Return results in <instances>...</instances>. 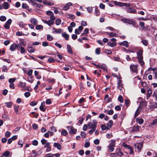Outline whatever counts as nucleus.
Returning <instances> with one entry per match:
<instances>
[{"instance_id":"1","label":"nucleus","mask_w":157,"mask_h":157,"mask_svg":"<svg viewBox=\"0 0 157 157\" xmlns=\"http://www.w3.org/2000/svg\"><path fill=\"white\" fill-rule=\"evenodd\" d=\"M92 124H91L90 122H89L87 124V127L89 129H91L89 131V133L90 134H92L96 130L97 128V122L96 120H93L92 121Z\"/></svg>"},{"instance_id":"2","label":"nucleus","mask_w":157,"mask_h":157,"mask_svg":"<svg viewBox=\"0 0 157 157\" xmlns=\"http://www.w3.org/2000/svg\"><path fill=\"white\" fill-rule=\"evenodd\" d=\"M121 20L125 23H128L129 24L132 25L134 27H136V24L132 19H129L126 18L122 19Z\"/></svg>"},{"instance_id":"3","label":"nucleus","mask_w":157,"mask_h":157,"mask_svg":"<svg viewBox=\"0 0 157 157\" xmlns=\"http://www.w3.org/2000/svg\"><path fill=\"white\" fill-rule=\"evenodd\" d=\"M116 152L115 153H111L110 156L111 157H121L123 154V152L120 150H119L117 151H116Z\"/></svg>"},{"instance_id":"4","label":"nucleus","mask_w":157,"mask_h":157,"mask_svg":"<svg viewBox=\"0 0 157 157\" xmlns=\"http://www.w3.org/2000/svg\"><path fill=\"white\" fill-rule=\"evenodd\" d=\"M115 140H112L108 147V148L111 152H113L114 150V147H115Z\"/></svg>"},{"instance_id":"5","label":"nucleus","mask_w":157,"mask_h":157,"mask_svg":"<svg viewBox=\"0 0 157 157\" xmlns=\"http://www.w3.org/2000/svg\"><path fill=\"white\" fill-rule=\"evenodd\" d=\"M136 151L140 152L143 147V143H137L134 145Z\"/></svg>"},{"instance_id":"6","label":"nucleus","mask_w":157,"mask_h":157,"mask_svg":"<svg viewBox=\"0 0 157 157\" xmlns=\"http://www.w3.org/2000/svg\"><path fill=\"white\" fill-rule=\"evenodd\" d=\"M114 4L117 6H125L126 7H128L130 6V4L129 3L117 2V1H115L114 2Z\"/></svg>"},{"instance_id":"7","label":"nucleus","mask_w":157,"mask_h":157,"mask_svg":"<svg viewBox=\"0 0 157 157\" xmlns=\"http://www.w3.org/2000/svg\"><path fill=\"white\" fill-rule=\"evenodd\" d=\"M67 128L68 130L69 133L71 134H75L77 131L76 129H75L74 128L71 126H67Z\"/></svg>"},{"instance_id":"8","label":"nucleus","mask_w":157,"mask_h":157,"mask_svg":"<svg viewBox=\"0 0 157 157\" xmlns=\"http://www.w3.org/2000/svg\"><path fill=\"white\" fill-rule=\"evenodd\" d=\"M20 48V45L19 44H13L10 47V49L12 51H14L16 48L18 50Z\"/></svg>"},{"instance_id":"9","label":"nucleus","mask_w":157,"mask_h":157,"mask_svg":"<svg viewBox=\"0 0 157 157\" xmlns=\"http://www.w3.org/2000/svg\"><path fill=\"white\" fill-rule=\"evenodd\" d=\"M117 88L121 91L122 90L123 88V84H122V80L120 79H119L118 80Z\"/></svg>"},{"instance_id":"10","label":"nucleus","mask_w":157,"mask_h":157,"mask_svg":"<svg viewBox=\"0 0 157 157\" xmlns=\"http://www.w3.org/2000/svg\"><path fill=\"white\" fill-rule=\"evenodd\" d=\"M137 65H132L130 66L131 70L133 72L137 73Z\"/></svg>"},{"instance_id":"11","label":"nucleus","mask_w":157,"mask_h":157,"mask_svg":"<svg viewBox=\"0 0 157 157\" xmlns=\"http://www.w3.org/2000/svg\"><path fill=\"white\" fill-rule=\"evenodd\" d=\"M17 138V136L14 135L12 137L8 139L7 140V144H10L13 140H16Z\"/></svg>"},{"instance_id":"12","label":"nucleus","mask_w":157,"mask_h":157,"mask_svg":"<svg viewBox=\"0 0 157 157\" xmlns=\"http://www.w3.org/2000/svg\"><path fill=\"white\" fill-rule=\"evenodd\" d=\"M72 4L71 3L69 2L66 4L65 6L63 8V10H64L66 11L68 10L70 8V6H72Z\"/></svg>"},{"instance_id":"13","label":"nucleus","mask_w":157,"mask_h":157,"mask_svg":"<svg viewBox=\"0 0 157 157\" xmlns=\"http://www.w3.org/2000/svg\"><path fill=\"white\" fill-rule=\"evenodd\" d=\"M106 33L107 35H108L109 37H116L117 36V35L116 33H114L112 32H106Z\"/></svg>"},{"instance_id":"14","label":"nucleus","mask_w":157,"mask_h":157,"mask_svg":"<svg viewBox=\"0 0 157 157\" xmlns=\"http://www.w3.org/2000/svg\"><path fill=\"white\" fill-rule=\"evenodd\" d=\"M43 3L44 4L48 6H51L54 5V4L53 2L49 1L48 0L43 1Z\"/></svg>"},{"instance_id":"15","label":"nucleus","mask_w":157,"mask_h":157,"mask_svg":"<svg viewBox=\"0 0 157 157\" xmlns=\"http://www.w3.org/2000/svg\"><path fill=\"white\" fill-rule=\"evenodd\" d=\"M127 12L128 13H135L136 11L135 9L132 8L131 7H129L128 8L127 10Z\"/></svg>"},{"instance_id":"16","label":"nucleus","mask_w":157,"mask_h":157,"mask_svg":"<svg viewBox=\"0 0 157 157\" xmlns=\"http://www.w3.org/2000/svg\"><path fill=\"white\" fill-rule=\"evenodd\" d=\"M141 128L139 126H134L133 127L132 131V132H138L139 131L140 128Z\"/></svg>"},{"instance_id":"17","label":"nucleus","mask_w":157,"mask_h":157,"mask_svg":"<svg viewBox=\"0 0 157 157\" xmlns=\"http://www.w3.org/2000/svg\"><path fill=\"white\" fill-rule=\"evenodd\" d=\"M113 124V121L112 120L109 121V122L106 124L107 130H108L110 128Z\"/></svg>"},{"instance_id":"18","label":"nucleus","mask_w":157,"mask_h":157,"mask_svg":"<svg viewBox=\"0 0 157 157\" xmlns=\"http://www.w3.org/2000/svg\"><path fill=\"white\" fill-rule=\"evenodd\" d=\"M45 106V102H43L41 103V105L40 107V109L42 111L44 112L45 111V108H44Z\"/></svg>"},{"instance_id":"19","label":"nucleus","mask_w":157,"mask_h":157,"mask_svg":"<svg viewBox=\"0 0 157 157\" xmlns=\"http://www.w3.org/2000/svg\"><path fill=\"white\" fill-rule=\"evenodd\" d=\"M31 1L32 3H33L34 5H36V6L38 7L39 8H42L43 7V6L42 5L40 4H37L36 3V2H35V1L34 0H31Z\"/></svg>"},{"instance_id":"20","label":"nucleus","mask_w":157,"mask_h":157,"mask_svg":"<svg viewBox=\"0 0 157 157\" xmlns=\"http://www.w3.org/2000/svg\"><path fill=\"white\" fill-rule=\"evenodd\" d=\"M3 8L5 9H7L10 7L9 4L6 2H5L3 4Z\"/></svg>"},{"instance_id":"21","label":"nucleus","mask_w":157,"mask_h":157,"mask_svg":"<svg viewBox=\"0 0 157 157\" xmlns=\"http://www.w3.org/2000/svg\"><path fill=\"white\" fill-rule=\"evenodd\" d=\"M30 22L31 23L34 25H36L38 23L37 20L36 18H32L31 19Z\"/></svg>"},{"instance_id":"22","label":"nucleus","mask_w":157,"mask_h":157,"mask_svg":"<svg viewBox=\"0 0 157 157\" xmlns=\"http://www.w3.org/2000/svg\"><path fill=\"white\" fill-rule=\"evenodd\" d=\"M53 146L56 147L58 149L60 150L61 148V145L57 143H54L53 144Z\"/></svg>"},{"instance_id":"23","label":"nucleus","mask_w":157,"mask_h":157,"mask_svg":"<svg viewBox=\"0 0 157 157\" xmlns=\"http://www.w3.org/2000/svg\"><path fill=\"white\" fill-rule=\"evenodd\" d=\"M101 68L104 71H107V68L105 64H103L101 65L100 64V68Z\"/></svg>"},{"instance_id":"24","label":"nucleus","mask_w":157,"mask_h":157,"mask_svg":"<svg viewBox=\"0 0 157 157\" xmlns=\"http://www.w3.org/2000/svg\"><path fill=\"white\" fill-rule=\"evenodd\" d=\"M119 45H123L125 46L126 47H128V42L127 41H124L119 43Z\"/></svg>"},{"instance_id":"25","label":"nucleus","mask_w":157,"mask_h":157,"mask_svg":"<svg viewBox=\"0 0 157 157\" xmlns=\"http://www.w3.org/2000/svg\"><path fill=\"white\" fill-rule=\"evenodd\" d=\"M27 50L28 52L30 53H33L35 51L34 49L31 46L28 47Z\"/></svg>"},{"instance_id":"26","label":"nucleus","mask_w":157,"mask_h":157,"mask_svg":"<svg viewBox=\"0 0 157 157\" xmlns=\"http://www.w3.org/2000/svg\"><path fill=\"white\" fill-rule=\"evenodd\" d=\"M67 48L68 53H69L70 54H72V49L71 48L70 45L67 44Z\"/></svg>"},{"instance_id":"27","label":"nucleus","mask_w":157,"mask_h":157,"mask_svg":"<svg viewBox=\"0 0 157 157\" xmlns=\"http://www.w3.org/2000/svg\"><path fill=\"white\" fill-rule=\"evenodd\" d=\"M62 35L63 37H64L66 40H68L69 39V35L65 33H63Z\"/></svg>"},{"instance_id":"28","label":"nucleus","mask_w":157,"mask_h":157,"mask_svg":"<svg viewBox=\"0 0 157 157\" xmlns=\"http://www.w3.org/2000/svg\"><path fill=\"white\" fill-rule=\"evenodd\" d=\"M136 121L140 124H141L144 122V120L142 118H137L136 119Z\"/></svg>"},{"instance_id":"29","label":"nucleus","mask_w":157,"mask_h":157,"mask_svg":"<svg viewBox=\"0 0 157 157\" xmlns=\"http://www.w3.org/2000/svg\"><path fill=\"white\" fill-rule=\"evenodd\" d=\"M26 83L25 82H20L19 83V86L20 87L24 88L25 86Z\"/></svg>"},{"instance_id":"30","label":"nucleus","mask_w":157,"mask_h":157,"mask_svg":"<svg viewBox=\"0 0 157 157\" xmlns=\"http://www.w3.org/2000/svg\"><path fill=\"white\" fill-rule=\"evenodd\" d=\"M107 44L108 45L112 47H113L116 46V43L115 42L111 43L109 42L107 43Z\"/></svg>"},{"instance_id":"31","label":"nucleus","mask_w":157,"mask_h":157,"mask_svg":"<svg viewBox=\"0 0 157 157\" xmlns=\"http://www.w3.org/2000/svg\"><path fill=\"white\" fill-rule=\"evenodd\" d=\"M5 104L6 105L7 107L10 108L12 106V103L11 101H10L9 102H5Z\"/></svg>"},{"instance_id":"32","label":"nucleus","mask_w":157,"mask_h":157,"mask_svg":"<svg viewBox=\"0 0 157 157\" xmlns=\"http://www.w3.org/2000/svg\"><path fill=\"white\" fill-rule=\"evenodd\" d=\"M10 155V153L9 151H5L3 154V155H4V156L8 157Z\"/></svg>"},{"instance_id":"33","label":"nucleus","mask_w":157,"mask_h":157,"mask_svg":"<svg viewBox=\"0 0 157 157\" xmlns=\"http://www.w3.org/2000/svg\"><path fill=\"white\" fill-rule=\"evenodd\" d=\"M106 29H108L110 30L111 31H116L117 33H118L119 32V30H116L115 29H114V28H113L110 27V26L107 27H106Z\"/></svg>"},{"instance_id":"34","label":"nucleus","mask_w":157,"mask_h":157,"mask_svg":"<svg viewBox=\"0 0 157 157\" xmlns=\"http://www.w3.org/2000/svg\"><path fill=\"white\" fill-rule=\"evenodd\" d=\"M66 17L71 19H73L75 18V16L72 14H66Z\"/></svg>"},{"instance_id":"35","label":"nucleus","mask_w":157,"mask_h":157,"mask_svg":"<svg viewBox=\"0 0 157 157\" xmlns=\"http://www.w3.org/2000/svg\"><path fill=\"white\" fill-rule=\"evenodd\" d=\"M67 134V132L65 129H63L61 132V134L63 136H65Z\"/></svg>"},{"instance_id":"36","label":"nucleus","mask_w":157,"mask_h":157,"mask_svg":"<svg viewBox=\"0 0 157 157\" xmlns=\"http://www.w3.org/2000/svg\"><path fill=\"white\" fill-rule=\"evenodd\" d=\"M152 94V91L151 89H148L147 90V97L149 98Z\"/></svg>"},{"instance_id":"37","label":"nucleus","mask_w":157,"mask_h":157,"mask_svg":"<svg viewBox=\"0 0 157 157\" xmlns=\"http://www.w3.org/2000/svg\"><path fill=\"white\" fill-rule=\"evenodd\" d=\"M125 105L127 107L128 106L130 105V101L129 100L125 99L124 100Z\"/></svg>"},{"instance_id":"38","label":"nucleus","mask_w":157,"mask_h":157,"mask_svg":"<svg viewBox=\"0 0 157 157\" xmlns=\"http://www.w3.org/2000/svg\"><path fill=\"white\" fill-rule=\"evenodd\" d=\"M19 106L18 105H15L14 107V111L16 112V113L17 114L18 113V109Z\"/></svg>"},{"instance_id":"39","label":"nucleus","mask_w":157,"mask_h":157,"mask_svg":"<svg viewBox=\"0 0 157 157\" xmlns=\"http://www.w3.org/2000/svg\"><path fill=\"white\" fill-rule=\"evenodd\" d=\"M140 113V111L139 110V108H138L136 111L135 116H134V118H136L138 115V114H139Z\"/></svg>"},{"instance_id":"40","label":"nucleus","mask_w":157,"mask_h":157,"mask_svg":"<svg viewBox=\"0 0 157 157\" xmlns=\"http://www.w3.org/2000/svg\"><path fill=\"white\" fill-rule=\"evenodd\" d=\"M43 26L41 25H37L36 27V29L37 30L41 29L43 28Z\"/></svg>"},{"instance_id":"41","label":"nucleus","mask_w":157,"mask_h":157,"mask_svg":"<svg viewBox=\"0 0 157 157\" xmlns=\"http://www.w3.org/2000/svg\"><path fill=\"white\" fill-rule=\"evenodd\" d=\"M6 19V17L5 16H2L0 17V20L2 21H5Z\"/></svg>"},{"instance_id":"42","label":"nucleus","mask_w":157,"mask_h":157,"mask_svg":"<svg viewBox=\"0 0 157 157\" xmlns=\"http://www.w3.org/2000/svg\"><path fill=\"white\" fill-rule=\"evenodd\" d=\"M16 78H10L9 79V82L10 83H13L16 80Z\"/></svg>"},{"instance_id":"43","label":"nucleus","mask_w":157,"mask_h":157,"mask_svg":"<svg viewBox=\"0 0 157 157\" xmlns=\"http://www.w3.org/2000/svg\"><path fill=\"white\" fill-rule=\"evenodd\" d=\"M46 14L48 15L51 16L54 15L53 13L51 11H47L46 12Z\"/></svg>"},{"instance_id":"44","label":"nucleus","mask_w":157,"mask_h":157,"mask_svg":"<svg viewBox=\"0 0 157 157\" xmlns=\"http://www.w3.org/2000/svg\"><path fill=\"white\" fill-rule=\"evenodd\" d=\"M118 100L121 103H122L123 101V98L121 95H120L118 98Z\"/></svg>"},{"instance_id":"45","label":"nucleus","mask_w":157,"mask_h":157,"mask_svg":"<svg viewBox=\"0 0 157 157\" xmlns=\"http://www.w3.org/2000/svg\"><path fill=\"white\" fill-rule=\"evenodd\" d=\"M101 52V49L100 48H96L95 50V53L97 54H99Z\"/></svg>"},{"instance_id":"46","label":"nucleus","mask_w":157,"mask_h":157,"mask_svg":"<svg viewBox=\"0 0 157 157\" xmlns=\"http://www.w3.org/2000/svg\"><path fill=\"white\" fill-rule=\"evenodd\" d=\"M61 23V20L59 19H57L56 20V24L57 25H59Z\"/></svg>"},{"instance_id":"47","label":"nucleus","mask_w":157,"mask_h":157,"mask_svg":"<svg viewBox=\"0 0 157 157\" xmlns=\"http://www.w3.org/2000/svg\"><path fill=\"white\" fill-rule=\"evenodd\" d=\"M47 39L49 41H51L53 40V37H52L50 35L48 34L47 35Z\"/></svg>"},{"instance_id":"48","label":"nucleus","mask_w":157,"mask_h":157,"mask_svg":"<svg viewBox=\"0 0 157 157\" xmlns=\"http://www.w3.org/2000/svg\"><path fill=\"white\" fill-rule=\"evenodd\" d=\"M11 135V133L9 131H6V132L5 136L6 137H9Z\"/></svg>"},{"instance_id":"49","label":"nucleus","mask_w":157,"mask_h":157,"mask_svg":"<svg viewBox=\"0 0 157 157\" xmlns=\"http://www.w3.org/2000/svg\"><path fill=\"white\" fill-rule=\"evenodd\" d=\"M37 104V102L36 101H34L31 102L30 103V105L32 106H34L36 105Z\"/></svg>"},{"instance_id":"50","label":"nucleus","mask_w":157,"mask_h":157,"mask_svg":"<svg viewBox=\"0 0 157 157\" xmlns=\"http://www.w3.org/2000/svg\"><path fill=\"white\" fill-rule=\"evenodd\" d=\"M95 12L96 13V15L97 16L100 15V12L99 10L97 9L96 8L95 10Z\"/></svg>"},{"instance_id":"51","label":"nucleus","mask_w":157,"mask_h":157,"mask_svg":"<svg viewBox=\"0 0 157 157\" xmlns=\"http://www.w3.org/2000/svg\"><path fill=\"white\" fill-rule=\"evenodd\" d=\"M21 49V53H25V49H24V48L22 46H21L20 47V48H19V49Z\"/></svg>"},{"instance_id":"52","label":"nucleus","mask_w":157,"mask_h":157,"mask_svg":"<svg viewBox=\"0 0 157 157\" xmlns=\"http://www.w3.org/2000/svg\"><path fill=\"white\" fill-rule=\"evenodd\" d=\"M81 135L82 138H85L86 137V133L84 132H82Z\"/></svg>"},{"instance_id":"53","label":"nucleus","mask_w":157,"mask_h":157,"mask_svg":"<svg viewBox=\"0 0 157 157\" xmlns=\"http://www.w3.org/2000/svg\"><path fill=\"white\" fill-rule=\"evenodd\" d=\"M37 57L38 58H40V59H43L44 58H48V57L47 56H37Z\"/></svg>"},{"instance_id":"54","label":"nucleus","mask_w":157,"mask_h":157,"mask_svg":"<svg viewBox=\"0 0 157 157\" xmlns=\"http://www.w3.org/2000/svg\"><path fill=\"white\" fill-rule=\"evenodd\" d=\"M38 142L37 140H34L33 141L32 144L33 145L36 146L38 145Z\"/></svg>"},{"instance_id":"55","label":"nucleus","mask_w":157,"mask_h":157,"mask_svg":"<svg viewBox=\"0 0 157 157\" xmlns=\"http://www.w3.org/2000/svg\"><path fill=\"white\" fill-rule=\"evenodd\" d=\"M7 71V67L5 65H4L2 67V71L3 72H6Z\"/></svg>"},{"instance_id":"56","label":"nucleus","mask_w":157,"mask_h":157,"mask_svg":"<svg viewBox=\"0 0 157 157\" xmlns=\"http://www.w3.org/2000/svg\"><path fill=\"white\" fill-rule=\"evenodd\" d=\"M142 42L143 44L145 46H147L148 44L147 41L146 40H142Z\"/></svg>"},{"instance_id":"57","label":"nucleus","mask_w":157,"mask_h":157,"mask_svg":"<svg viewBox=\"0 0 157 157\" xmlns=\"http://www.w3.org/2000/svg\"><path fill=\"white\" fill-rule=\"evenodd\" d=\"M101 128L103 130H105L106 129H107V126L104 124H102L101 126Z\"/></svg>"},{"instance_id":"58","label":"nucleus","mask_w":157,"mask_h":157,"mask_svg":"<svg viewBox=\"0 0 157 157\" xmlns=\"http://www.w3.org/2000/svg\"><path fill=\"white\" fill-rule=\"evenodd\" d=\"M41 143L43 145H44L47 143V140L44 139L43 138L41 140Z\"/></svg>"},{"instance_id":"59","label":"nucleus","mask_w":157,"mask_h":157,"mask_svg":"<svg viewBox=\"0 0 157 157\" xmlns=\"http://www.w3.org/2000/svg\"><path fill=\"white\" fill-rule=\"evenodd\" d=\"M22 8L23 9H27L28 8V6L26 3H23L22 4Z\"/></svg>"},{"instance_id":"60","label":"nucleus","mask_w":157,"mask_h":157,"mask_svg":"<svg viewBox=\"0 0 157 157\" xmlns=\"http://www.w3.org/2000/svg\"><path fill=\"white\" fill-rule=\"evenodd\" d=\"M153 96L157 99V89H155L153 94Z\"/></svg>"},{"instance_id":"61","label":"nucleus","mask_w":157,"mask_h":157,"mask_svg":"<svg viewBox=\"0 0 157 157\" xmlns=\"http://www.w3.org/2000/svg\"><path fill=\"white\" fill-rule=\"evenodd\" d=\"M153 75L154 78L155 79H157V71L153 72Z\"/></svg>"},{"instance_id":"62","label":"nucleus","mask_w":157,"mask_h":157,"mask_svg":"<svg viewBox=\"0 0 157 157\" xmlns=\"http://www.w3.org/2000/svg\"><path fill=\"white\" fill-rule=\"evenodd\" d=\"M94 143L95 144L98 145L99 143V140L98 139H96L94 141Z\"/></svg>"},{"instance_id":"63","label":"nucleus","mask_w":157,"mask_h":157,"mask_svg":"<svg viewBox=\"0 0 157 157\" xmlns=\"http://www.w3.org/2000/svg\"><path fill=\"white\" fill-rule=\"evenodd\" d=\"M99 7L101 9H104L105 8V5L103 3H101L99 5Z\"/></svg>"},{"instance_id":"64","label":"nucleus","mask_w":157,"mask_h":157,"mask_svg":"<svg viewBox=\"0 0 157 157\" xmlns=\"http://www.w3.org/2000/svg\"><path fill=\"white\" fill-rule=\"evenodd\" d=\"M24 95L27 98L29 97L30 96V93L29 92H25V93Z\"/></svg>"}]
</instances>
